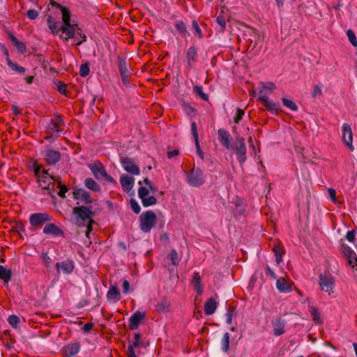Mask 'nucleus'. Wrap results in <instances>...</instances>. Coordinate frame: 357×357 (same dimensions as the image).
Wrapping results in <instances>:
<instances>
[{"instance_id": "obj_42", "label": "nucleus", "mask_w": 357, "mask_h": 357, "mask_svg": "<svg viewBox=\"0 0 357 357\" xmlns=\"http://www.w3.org/2000/svg\"><path fill=\"white\" fill-rule=\"evenodd\" d=\"M142 203L144 207H149L155 205L157 203V199L154 196H147L142 199Z\"/></svg>"}, {"instance_id": "obj_37", "label": "nucleus", "mask_w": 357, "mask_h": 357, "mask_svg": "<svg viewBox=\"0 0 357 357\" xmlns=\"http://www.w3.org/2000/svg\"><path fill=\"white\" fill-rule=\"evenodd\" d=\"M108 299H115L116 301L120 300V292L116 286H112L109 288L107 294Z\"/></svg>"}, {"instance_id": "obj_40", "label": "nucleus", "mask_w": 357, "mask_h": 357, "mask_svg": "<svg viewBox=\"0 0 357 357\" xmlns=\"http://www.w3.org/2000/svg\"><path fill=\"white\" fill-rule=\"evenodd\" d=\"M310 312L313 321L316 324H321L323 322L322 319L320 317L319 312L317 307H311L310 309Z\"/></svg>"}, {"instance_id": "obj_15", "label": "nucleus", "mask_w": 357, "mask_h": 357, "mask_svg": "<svg viewBox=\"0 0 357 357\" xmlns=\"http://www.w3.org/2000/svg\"><path fill=\"white\" fill-rule=\"evenodd\" d=\"M73 197L75 199L80 200L84 204H91L93 199L91 197L90 193L82 188H75L73 192Z\"/></svg>"}, {"instance_id": "obj_17", "label": "nucleus", "mask_w": 357, "mask_h": 357, "mask_svg": "<svg viewBox=\"0 0 357 357\" xmlns=\"http://www.w3.org/2000/svg\"><path fill=\"white\" fill-rule=\"evenodd\" d=\"M218 139L221 144L227 150H229L231 147L230 143L231 135L227 130L224 128H220L218 130Z\"/></svg>"}, {"instance_id": "obj_12", "label": "nucleus", "mask_w": 357, "mask_h": 357, "mask_svg": "<svg viewBox=\"0 0 357 357\" xmlns=\"http://www.w3.org/2000/svg\"><path fill=\"white\" fill-rule=\"evenodd\" d=\"M198 61V51L197 47L191 46L185 51V62L188 69L194 68Z\"/></svg>"}, {"instance_id": "obj_26", "label": "nucleus", "mask_w": 357, "mask_h": 357, "mask_svg": "<svg viewBox=\"0 0 357 357\" xmlns=\"http://www.w3.org/2000/svg\"><path fill=\"white\" fill-rule=\"evenodd\" d=\"M8 37L13 45L20 53L24 54L26 52V47L25 44L20 41L12 33H8Z\"/></svg>"}, {"instance_id": "obj_57", "label": "nucleus", "mask_w": 357, "mask_h": 357, "mask_svg": "<svg viewBox=\"0 0 357 357\" xmlns=\"http://www.w3.org/2000/svg\"><path fill=\"white\" fill-rule=\"evenodd\" d=\"M130 75V72L120 74L123 85L127 87L130 86V81L128 79Z\"/></svg>"}, {"instance_id": "obj_45", "label": "nucleus", "mask_w": 357, "mask_h": 357, "mask_svg": "<svg viewBox=\"0 0 357 357\" xmlns=\"http://www.w3.org/2000/svg\"><path fill=\"white\" fill-rule=\"evenodd\" d=\"M194 92L199 96L203 100L208 101V96L203 92L202 87L200 86H195L193 87Z\"/></svg>"}, {"instance_id": "obj_8", "label": "nucleus", "mask_w": 357, "mask_h": 357, "mask_svg": "<svg viewBox=\"0 0 357 357\" xmlns=\"http://www.w3.org/2000/svg\"><path fill=\"white\" fill-rule=\"evenodd\" d=\"M52 220V216L47 213H35L30 215L29 223L33 227L38 229Z\"/></svg>"}, {"instance_id": "obj_7", "label": "nucleus", "mask_w": 357, "mask_h": 357, "mask_svg": "<svg viewBox=\"0 0 357 357\" xmlns=\"http://www.w3.org/2000/svg\"><path fill=\"white\" fill-rule=\"evenodd\" d=\"M188 183L193 187H199L204 183L203 171L199 167H193L190 172H185Z\"/></svg>"}, {"instance_id": "obj_16", "label": "nucleus", "mask_w": 357, "mask_h": 357, "mask_svg": "<svg viewBox=\"0 0 357 357\" xmlns=\"http://www.w3.org/2000/svg\"><path fill=\"white\" fill-rule=\"evenodd\" d=\"M342 140L344 143L353 150L352 142L353 134L351 126L348 123H344L342 128Z\"/></svg>"}, {"instance_id": "obj_1", "label": "nucleus", "mask_w": 357, "mask_h": 357, "mask_svg": "<svg viewBox=\"0 0 357 357\" xmlns=\"http://www.w3.org/2000/svg\"><path fill=\"white\" fill-rule=\"evenodd\" d=\"M42 166L38 164H33V172L35 176L38 178V182L39 185L42 187L43 194L48 195L51 197H54V184L51 183V180L56 181L54 176H47L40 174V169Z\"/></svg>"}, {"instance_id": "obj_63", "label": "nucleus", "mask_w": 357, "mask_h": 357, "mask_svg": "<svg viewBox=\"0 0 357 357\" xmlns=\"http://www.w3.org/2000/svg\"><path fill=\"white\" fill-rule=\"evenodd\" d=\"M123 291L124 294H128L130 290V283L128 280H123Z\"/></svg>"}, {"instance_id": "obj_28", "label": "nucleus", "mask_w": 357, "mask_h": 357, "mask_svg": "<svg viewBox=\"0 0 357 357\" xmlns=\"http://www.w3.org/2000/svg\"><path fill=\"white\" fill-rule=\"evenodd\" d=\"M217 308V303L213 298H209L204 305V312L207 315L213 314Z\"/></svg>"}, {"instance_id": "obj_58", "label": "nucleus", "mask_w": 357, "mask_h": 357, "mask_svg": "<svg viewBox=\"0 0 357 357\" xmlns=\"http://www.w3.org/2000/svg\"><path fill=\"white\" fill-rule=\"evenodd\" d=\"M217 23L220 26V31H223L226 27V22L223 16H218L216 19Z\"/></svg>"}, {"instance_id": "obj_27", "label": "nucleus", "mask_w": 357, "mask_h": 357, "mask_svg": "<svg viewBox=\"0 0 357 357\" xmlns=\"http://www.w3.org/2000/svg\"><path fill=\"white\" fill-rule=\"evenodd\" d=\"M55 4L61 9L62 13L63 24L61 25H67V24H70L71 17V13L70 10L67 7L63 6L61 4H58L56 3H55Z\"/></svg>"}, {"instance_id": "obj_51", "label": "nucleus", "mask_w": 357, "mask_h": 357, "mask_svg": "<svg viewBox=\"0 0 357 357\" xmlns=\"http://www.w3.org/2000/svg\"><path fill=\"white\" fill-rule=\"evenodd\" d=\"M192 29L195 30V34L197 35L198 38L201 39L203 37L202 30L196 20H193L192 22Z\"/></svg>"}, {"instance_id": "obj_33", "label": "nucleus", "mask_w": 357, "mask_h": 357, "mask_svg": "<svg viewBox=\"0 0 357 357\" xmlns=\"http://www.w3.org/2000/svg\"><path fill=\"white\" fill-rule=\"evenodd\" d=\"M12 277V272L10 270H7L6 268L0 265V279L3 280L5 283H8Z\"/></svg>"}, {"instance_id": "obj_38", "label": "nucleus", "mask_w": 357, "mask_h": 357, "mask_svg": "<svg viewBox=\"0 0 357 357\" xmlns=\"http://www.w3.org/2000/svg\"><path fill=\"white\" fill-rule=\"evenodd\" d=\"M6 63L8 66L13 70L16 71L20 74L25 73L26 70L24 67L18 66L16 63L13 62L9 57L6 59Z\"/></svg>"}, {"instance_id": "obj_49", "label": "nucleus", "mask_w": 357, "mask_h": 357, "mask_svg": "<svg viewBox=\"0 0 357 357\" xmlns=\"http://www.w3.org/2000/svg\"><path fill=\"white\" fill-rule=\"evenodd\" d=\"M347 36L352 45L355 47H357V39L354 32L351 29H348L347 31Z\"/></svg>"}, {"instance_id": "obj_30", "label": "nucleus", "mask_w": 357, "mask_h": 357, "mask_svg": "<svg viewBox=\"0 0 357 357\" xmlns=\"http://www.w3.org/2000/svg\"><path fill=\"white\" fill-rule=\"evenodd\" d=\"M47 22L53 34H57L61 31L59 23L56 22L52 16L47 17Z\"/></svg>"}, {"instance_id": "obj_24", "label": "nucleus", "mask_w": 357, "mask_h": 357, "mask_svg": "<svg viewBox=\"0 0 357 357\" xmlns=\"http://www.w3.org/2000/svg\"><path fill=\"white\" fill-rule=\"evenodd\" d=\"M120 183L123 190L128 192L134 185L135 178L126 174H123L120 177Z\"/></svg>"}, {"instance_id": "obj_34", "label": "nucleus", "mask_w": 357, "mask_h": 357, "mask_svg": "<svg viewBox=\"0 0 357 357\" xmlns=\"http://www.w3.org/2000/svg\"><path fill=\"white\" fill-rule=\"evenodd\" d=\"M192 283L195 286V290L199 294L202 293V287L201 284V277L199 273H194L192 276Z\"/></svg>"}, {"instance_id": "obj_22", "label": "nucleus", "mask_w": 357, "mask_h": 357, "mask_svg": "<svg viewBox=\"0 0 357 357\" xmlns=\"http://www.w3.org/2000/svg\"><path fill=\"white\" fill-rule=\"evenodd\" d=\"M80 349V344L79 342H74L67 344L63 347L62 351L65 357H73L75 356Z\"/></svg>"}, {"instance_id": "obj_4", "label": "nucleus", "mask_w": 357, "mask_h": 357, "mask_svg": "<svg viewBox=\"0 0 357 357\" xmlns=\"http://www.w3.org/2000/svg\"><path fill=\"white\" fill-rule=\"evenodd\" d=\"M139 227L144 232H149L157 222L156 214L153 211H148L139 215Z\"/></svg>"}, {"instance_id": "obj_20", "label": "nucleus", "mask_w": 357, "mask_h": 357, "mask_svg": "<svg viewBox=\"0 0 357 357\" xmlns=\"http://www.w3.org/2000/svg\"><path fill=\"white\" fill-rule=\"evenodd\" d=\"M56 268L58 271L60 270L65 274H71L75 269V264L71 259H66L61 262H57L56 264Z\"/></svg>"}, {"instance_id": "obj_6", "label": "nucleus", "mask_w": 357, "mask_h": 357, "mask_svg": "<svg viewBox=\"0 0 357 357\" xmlns=\"http://www.w3.org/2000/svg\"><path fill=\"white\" fill-rule=\"evenodd\" d=\"M90 170L92 172L93 176L98 179L100 180L104 178L105 181L110 183H116L115 179L107 174V171L102 163L97 160L93 164L89 165Z\"/></svg>"}, {"instance_id": "obj_14", "label": "nucleus", "mask_w": 357, "mask_h": 357, "mask_svg": "<svg viewBox=\"0 0 357 357\" xmlns=\"http://www.w3.org/2000/svg\"><path fill=\"white\" fill-rule=\"evenodd\" d=\"M146 312L136 311L129 319V328L135 330L139 327V324L145 319Z\"/></svg>"}, {"instance_id": "obj_43", "label": "nucleus", "mask_w": 357, "mask_h": 357, "mask_svg": "<svg viewBox=\"0 0 357 357\" xmlns=\"http://www.w3.org/2000/svg\"><path fill=\"white\" fill-rule=\"evenodd\" d=\"M282 102L285 107L289 108L291 110H292L294 112L298 111V106L294 101L289 100L287 98H282Z\"/></svg>"}, {"instance_id": "obj_35", "label": "nucleus", "mask_w": 357, "mask_h": 357, "mask_svg": "<svg viewBox=\"0 0 357 357\" xmlns=\"http://www.w3.org/2000/svg\"><path fill=\"white\" fill-rule=\"evenodd\" d=\"M84 185L87 188L94 192H99L100 190L98 184L91 178H86L84 181Z\"/></svg>"}, {"instance_id": "obj_44", "label": "nucleus", "mask_w": 357, "mask_h": 357, "mask_svg": "<svg viewBox=\"0 0 357 357\" xmlns=\"http://www.w3.org/2000/svg\"><path fill=\"white\" fill-rule=\"evenodd\" d=\"M169 258L171 260L172 264L174 266H177L181 260L177 252L174 249L170 251Z\"/></svg>"}, {"instance_id": "obj_3", "label": "nucleus", "mask_w": 357, "mask_h": 357, "mask_svg": "<svg viewBox=\"0 0 357 357\" xmlns=\"http://www.w3.org/2000/svg\"><path fill=\"white\" fill-rule=\"evenodd\" d=\"M91 208V206H81L73 208V213L75 215V224L77 226L80 227L82 225L93 219L94 212L92 211Z\"/></svg>"}, {"instance_id": "obj_10", "label": "nucleus", "mask_w": 357, "mask_h": 357, "mask_svg": "<svg viewBox=\"0 0 357 357\" xmlns=\"http://www.w3.org/2000/svg\"><path fill=\"white\" fill-rule=\"evenodd\" d=\"M319 285L321 289L328 294H331L333 292L334 288V279L331 275H326L321 273L319 276Z\"/></svg>"}, {"instance_id": "obj_61", "label": "nucleus", "mask_w": 357, "mask_h": 357, "mask_svg": "<svg viewBox=\"0 0 357 357\" xmlns=\"http://www.w3.org/2000/svg\"><path fill=\"white\" fill-rule=\"evenodd\" d=\"M95 223H96V222L93 219V220H91L85 222L84 225H82V227H86V231L91 232L93 229H92L93 225H94Z\"/></svg>"}, {"instance_id": "obj_52", "label": "nucleus", "mask_w": 357, "mask_h": 357, "mask_svg": "<svg viewBox=\"0 0 357 357\" xmlns=\"http://www.w3.org/2000/svg\"><path fill=\"white\" fill-rule=\"evenodd\" d=\"M322 95L321 91V85L317 84L314 86L313 91L312 92V97L313 98H317V97H320Z\"/></svg>"}, {"instance_id": "obj_9", "label": "nucleus", "mask_w": 357, "mask_h": 357, "mask_svg": "<svg viewBox=\"0 0 357 357\" xmlns=\"http://www.w3.org/2000/svg\"><path fill=\"white\" fill-rule=\"evenodd\" d=\"M121 164L126 172L132 175H139L140 174L139 167L134 162L133 160L129 157L121 158Z\"/></svg>"}, {"instance_id": "obj_21", "label": "nucleus", "mask_w": 357, "mask_h": 357, "mask_svg": "<svg viewBox=\"0 0 357 357\" xmlns=\"http://www.w3.org/2000/svg\"><path fill=\"white\" fill-rule=\"evenodd\" d=\"M272 251L274 252L276 263L280 264L282 261V257L285 253V250L282 243L278 240L275 241L273 242Z\"/></svg>"}, {"instance_id": "obj_62", "label": "nucleus", "mask_w": 357, "mask_h": 357, "mask_svg": "<svg viewBox=\"0 0 357 357\" xmlns=\"http://www.w3.org/2000/svg\"><path fill=\"white\" fill-rule=\"evenodd\" d=\"M355 237H356V231H355V230L349 231L347 233L346 238L349 242H353L354 241V239H355Z\"/></svg>"}, {"instance_id": "obj_39", "label": "nucleus", "mask_w": 357, "mask_h": 357, "mask_svg": "<svg viewBox=\"0 0 357 357\" xmlns=\"http://www.w3.org/2000/svg\"><path fill=\"white\" fill-rule=\"evenodd\" d=\"M343 247V252L345 257L347 258L348 262L349 264H352L353 263V256L355 255V252L351 250V248L346 245H342Z\"/></svg>"}, {"instance_id": "obj_47", "label": "nucleus", "mask_w": 357, "mask_h": 357, "mask_svg": "<svg viewBox=\"0 0 357 357\" xmlns=\"http://www.w3.org/2000/svg\"><path fill=\"white\" fill-rule=\"evenodd\" d=\"M8 322L13 328H17L20 323V318L17 315L11 314L8 318Z\"/></svg>"}, {"instance_id": "obj_60", "label": "nucleus", "mask_w": 357, "mask_h": 357, "mask_svg": "<svg viewBox=\"0 0 357 357\" xmlns=\"http://www.w3.org/2000/svg\"><path fill=\"white\" fill-rule=\"evenodd\" d=\"M26 16L30 19V20H35L38 17V12L35 10V9H30L27 11L26 13Z\"/></svg>"}, {"instance_id": "obj_32", "label": "nucleus", "mask_w": 357, "mask_h": 357, "mask_svg": "<svg viewBox=\"0 0 357 357\" xmlns=\"http://www.w3.org/2000/svg\"><path fill=\"white\" fill-rule=\"evenodd\" d=\"M170 307L169 302L166 298H162L156 305L155 310L159 312H167Z\"/></svg>"}, {"instance_id": "obj_31", "label": "nucleus", "mask_w": 357, "mask_h": 357, "mask_svg": "<svg viewBox=\"0 0 357 357\" xmlns=\"http://www.w3.org/2000/svg\"><path fill=\"white\" fill-rule=\"evenodd\" d=\"M175 28L178 31V33L181 35L183 38H186L187 36H190V33L187 31V28L185 26V24L181 21H177L175 23Z\"/></svg>"}, {"instance_id": "obj_29", "label": "nucleus", "mask_w": 357, "mask_h": 357, "mask_svg": "<svg viewBox=\"0 0 357 357\" xmlns=\"http://www.w3.org/2000/svg\"><path fill=\"white\" fill-rule=\"evenodd\" d=\"M275 85L273 82H267L262 84V87L259 90L260 96H267L270 94L275 89Z\"/></svg>"}, {"instance_id": "obj_18", "label": "nucleus", "mask_w": 357, "mask_h": 357, "mask_svg": "<svg viewBox=\"0 0 357 357\" xmlns=\"http://www.w3.org/2000/svg\"><path fill=\"white\" fill-rule=\"evenodd\" d=\"M258 100L263 102L264 106L269 112L278 114L280 111L279 109V103L268 100L267 96H259Z\"/></svg>"}, {"instance_id": "obj_13", "label": "nucleus", "mask_w": 357, "mask_h": 357, "mask_svg": "<svg viewBox=\"0 0 357 357\" xmlns=\"http://www.w3.org/2000/svg\"><path fill=\"white\" fill-rule=\"evenodd\" d=\"M43 155L45 161L50 165H55L61 159L60 152L52 149L45 150Z\"/></svg>"}, {"instance_id": "obj_53", "label": "nucleus", "mask_w": 357, "mask_h": 357, "mask_svg": "<svg viewBox=\"0 0 357 357\" xmlns=\"http://www.w3.org/2000/svg\"><path fill=\"white\" fill-rule=\"evenodd\" d=\"M60 190L58 192V195L61 198L66 197V193L68 192V189L65 185H62L61 182H59L58 186H57Z\"/></svg>"}, {"instance_id": "obj_11", "label": "nucleus", "mask_w": 357, "mask_h": 357, "mask_svg": "<svg viewBox=\"0 0 357 357\" xmlns=\"http://www.w3.org/2000/svg\"><path fill=\"white\" fill-rule=\"evenodd\" d=\"M63 125L64 122L61 116L59 115L56 116L51 119V121L47 126V132L52 135L56 134V135H59L60 132L62 131L61 128Z\"/></svg>"}, {"instance_id": "obj_55", "label": "nucleus", "mask_w": 357, "mask_h": 357, "mask_svg": "<svg viewBox=\"0 0 357 357\" xmlns=\"http://www.w3.org/2000/svg\"><path fill=\"white\" fill-rule=\"evenodd\" d=\"M56 86H57V91L59 92H60L61 94H64L66 95V84L61 82V81H58L56 83Z\"/></svg>"}, {"instance_id": "obj_59", "label": "nucleus", "mask_w": 357, "mask_h": 357, "mask_svg": "<svg viewBox=\"0 0 357 357\" xmlns=\"http://www.w3.org/2000/svg\"><path fill=\"white\" fill-rule=\"evenodd\" d=\"M191 132H192V135H193L195 141L199 140L198 132H197V123L195 121H193L191 123Z\"/></svg>"}, {"instance_id": "obj_54", "label": "nucleus", "mask_w": 357, "mask_h": 357, "mask_svg": "<svg viewBox=\"0 0 357 357\" xmlns=\"http://www.w3.org/2000/svg\"><path fill=\"white\" fill-rule=\"evenodd\" d=\"M244 114H245L244 110L242 109L238 108L236 115L234 119V123H239L240 121L242 119Z\"/></svg>"}, {"instance_id": "obj_64", "label": "nucleus", "mask_w": 357, "mask_h": 357, "mask_svg": "<svg viewBox=\"0 0 357 357\" xmlns=\"http://www.w3.org/2000/svg\"><path fill=\"white\" fill-rule=\"evenodd\" d=\"M15 229L17 230L18 232H20V231L24 232L25 231L24 225L22 222H17L15 225Z\"/></svg>"}, {"instance_id": "obj_23", "label": "nucleus", "mask_w": 357, "mask_h": 357, "mask_svg": "<svg viewBox=\"0 0 357 357\" xmlns=\"http://www.w3.org/2000/svg\"><path fill=\"white\" fill-rule=\"evenodd\" d=\"M273 334L275 336H280L284 333L285 321L280 317L276 318L272 321Z\"/></svg>"}, {"instance_id": "obj_50", "label": "nucleus", "mask_w": 357, "mask_h": 357, "mask_svg": "<svg viewBox=\"0 0 357 357\" xmlns=\"http://www.w3.org/2000/svg\"><path fill=\"white\" fill-rule=\"evenodd\" d=\"M130 204L132 210L136 214H139L141 211V207L135 199H130Z\"/></svg>"}, {"instance_id": "obj_25", "label": "nucleus", "mask_w": 357, "mask_h": 357, "mask_svg": "<svg viewBox=\"0 0 357 357\" xmlns=\"http://www.w3.org/2000/svg\"><path fill=\"white\" fill-rule=\"evenodd\" d=\"M293 283H289L287 280L281 277L277 280L276 287L280 292H290L292 291Z\"/></svg>"}, {"instance_id": "obj_36", "label": "nucleus", "mask_w": 357, "mask_h": 357, "mask_svg": "<svg viewBox=\"0 0 357 357\" xmlns=\"http://www.w3.org/2000/svg\"><path fill=\"white\" fill-rule=\"evenodd\" d=\"M117 63L118 69L119 70L120 74L130 72L127 66L126 58H123L122 56H118Z\"/></svg>"}, {"instance_id": "obj_56", "label": "nucleus", "mask_w": 357, "mask_h": 357, "mask_svg": "<svg viewBox=\"0 0 357 357\" xmlns=\"http://www.w3.org/2000/svg\"><path fill=\"white\" fill-rule=\"evenodd\" d=\"M149 190L145 187H139L138 189V196L142 200V199L145 198L149 195Z\"/></svg>"}, {"instance_id": "obj_46", "label": "nucleus", "mask_w": 357, "mask_h": 357, "mask_svg": "<svg viewBox=\"0 0 357 357\" xmlns=\"http://www.w3.org/2000/svg\"><path fill=\"white\" fill-rule=\"evenodd\" d=\"M236 309L234 306H231L230 305L229 307V309H228V311L226 314V316H227V323L228 324H231V322H232V317L234 316H236Z\"/></svg>"}, {"instance_id": "obj_48", "label": "nucleus", "mask_w": 357, "mask_h": 357, "mask_svg": "<svg viewBox=\"0 0 357 357\" xmlns=\"http://www.w3.org/2000/svg\"><path fill=\"white\" fill-rule=\"evenodd\" d=\"M90 73L89 64L88 63H83L79 68V75L82 77H86Z\"/></svg>"}, {"instance_id": "obj_5", "label": "nucleus", "mask_w": 357, "mask_h": 357, "mask_svg": "<svg viewBox=\"0 0 357 357\" xmlns=\"http://www.w3.org/2000/svg\"><path fill=\"white\" fill-rule=\"evenodd\" d=\"M229 150L234 151L236 156V159L241 165H243L247 160L245 139L243 137L238 136L236 138V142L234 144H231V147Z\"/></svg>"}, {"instance_id": "obj_2", "label": "nucleus", "mask_w": 357, "mask_h": 357, "mask_svg": "<svg viewBox=\"0 0 357 357\" xmlns=\"http://www.w3.org/2000/svg\"><path fill=\"white\" fill-rule=\"evenodd\" d=\"M60 29V31H61L65 35V36H61L60 37L65 41H68L69 39L75 38V35L82 38V40H78L76 42V45H81L83 42L86 40V36L82 33V30L76 23H70L67 24V25H61Z\"/></svg>"}, {"instance_id": "obj_41", "label": "nucleus", "mask_w": 357, "mask_h": 357, "mask_svg": "<svg viewBox=\"0 0 357 357\" xmlns=\"http://www.w3.org/2000/svg\"><path fill=\"white\" fill-rule=\"evenodd\" d=\"M229 348V334L228 333H225L223 335V337L222 339V350L227 353Z\"/></svg>"}, {"instance_id": "obj_19", "label": "nucleus", "mask_w": 357, "mask_h": 357, "mask_svg": "<svg viewBox=\"0 0 357 357\" xmlns=\"http://www.w3.org/2000/svg\"><path fill=\"white\" fill-rule=\"evenodd\" d=\"M43 232L54 236H64L63 231L54 223H47L43 227Z\"/></svg>"}]
</instances>
